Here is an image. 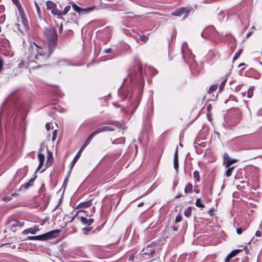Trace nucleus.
I'll return each mask as SVG.
<instances>
[{"mask_svg": "<svg viewBox=\"0 0 262 262\" xmlns=\"http://www.w3.org/2000/svg\"><path fill=\"white\" fill-rule=\"evenodd\" d=\"M2 200L4 201L7 202V201L11 200V197H4V198H3Z\"/></svg>", "mask_w": 262, "mask_h": 262, "instance_id": "obj_42", "label": "nucleus"}, {"mask_svg": "<svg viewBox=\"0 0 262 262\" xmlns=\"http://www.w3.org/2000/svg\"><path fill=\"white\" fill-rule=\"evenodd\" d=\"M190 11V9L182 7L171 13V15L176 16H180L183 14L187 15Z\"/></svg>", "mask_w": 262, "mask_h": 262, "instance_id": "obj_4", "label": "nucleus"}, {"mask_svg": "<svg viewBox=\"0 0 262 262\" xmlns=\"http://www.w3.org/2000/svg\"><path fill=\"white\" fill-rule=\"evenodd\" d=\"M34 182V179H31L30 181L26 184H23L21 186V188H24L25 189H28L29 187L32 186L33 185V183Z\"/></svg>", "mask_w": 262, "mask_h": 262, "instance_id": "obj_14", "label": "nucleus"}, {"mask_svg": "<svg viewBox=\"0 0 262 262\" xmlns=\"http://www.w3.org/2000/svg\"><path fill=\"white\" fill-rule=\"evenodd\" d=\"M35 7H36L37 13H38V14H39L40 12V8H39L38 4L36 2L35 3Z\"/></svg>", "mask_w": 262, "mask_h": 262, "instance_id": "obj_40", "label": "nucleus"}, {"mask_svg": "<svg viewBox=\"0 0 262 262\" xmlns=\"http://www.w3.org/2000/svg\"><path fill=\"white\" fill-rule=\"evenodd\" d=\"M102 127H103V132H108V131L114 130V129H112V128H111L110 127L107 126H103Z\"/></svg>", "mask_w": 262, "mask_h": 262, "instance_id": "obj_32", "label": "nucleus"}, {"mask_svg": "<svg viewBox=\"0 0 262 262\" xmlns=\"http://www.w3.org/2000/svg\"><path fill=\"white\" fill-rule=\"evenodd\" d=\"M60 232V230H54L50 232H48L42 235V241L52 239L58 237L59 233Z\"/></svg>", "mask_w": 262, "mask_h": 262, "instance_id": "obj_3", "label": "nucleus"}, {"mask_svg": "<svg viewBox=\"0 0 262 262\" xmlns=\"http://www.w3.org/2000/svg\"><path fill=\"white\" fill-rule=\"evenodd\" d=\"M140 39L142 41L146 42L147 41L148 38L145 35H142L140 37Z\"/></svg>", "mask_w": 262, "mask_h": 262, "instance_id": "obj_35", "label": "nucleus"}, {"mask_svg": "<svg viewBox=\"0 0 262 262\" xmlns=\"http://www.w3.org/2000/svg\"><path fill=\"white\" fill-rule=\"evenodd\" d=\"M79 211H80V212H85V211H84L83 210H80Z\"/></svg>", "mask_w": 262, "mask_h": 262, "instance_id": "obj_54", "label": "nucleus"}, {"mask_svg": "<svg viewBox=\"0 0 262 262\" xmlns=\"http://www.w3.org/2000/svg\"><path fill=\"white\" fill-rule=\"evenodd\" d=\"M29 229H26V230H24L21 233L23 234H29L30 233V232H29Z\"/></svg>", "mask_w": 262, "mask_h": 262, "instance_id": "obj_43", "label": "nucleus"}, {"mask_svg": "<svg viewBox=\"0 0 262 262\" xmlns=\"http://www.w3.org/2000/svg\"><path fill=\"white\" fill-rule=\"evenodd\" d=\"M43 148H44V146H43L42 144H41V145H40V149H39V150L38 152H41V151H42V150H43Z\"/></svg>", "mask_w": 262, "mask_h": 262, "instance_id": "obj_49", "label": "nucleus"}, {"mask_svg": "<svg viewBox=\"0 0 262 262\" xmlns=\"http://www.w3.org/2000/svg\"><path fill=\"white\" fill-rule=\"evenodd\" d=\"M92 209L94 211L95 208L93 207Z\"/></svg>", "mask_w": 262, "mask_h": 262, "instance_id": "obj_57", "label": "nucleus"}, {"mask_svg": "<svg viewBox=\"0 0 262 262\" xmlns=\"http://www.w3.org/2000/svg\"><path fill=\"white\" fill-rule=\"evenodd\" d=\"M195 205L198 207L203 208L204 205L201 202L200 199H197L195 202Z\"/></svg>", "mask_w": 262, "mask_h": 262, "instance_id": "obj_24", "label": "nucleus"}, {"mask_svg": "<svg viewBox=\"0 0 262 262\" xmlns=\"http://www.w3.org/2000/svg\"><path fill=\"white\" fill-rule=\"evenodd\" d=\"M34 182V179H31L30 181L26 184H23L21 186V188H24L25 189H28L29 187L32 186L33 185V183Z\"/></svg>", "mask_w": 262, "mask_h": 262, "instance_id": "obj_15", "label": "nucleus"}, {"mask_svg": "<svg viewBox=\"0 0 262 262\" xmlns=\"http://www.w3.org/2000/svg\"><path fill=\"white\" fill-rule=\"evenodd\" d=\"M232 257L231 255L229 254L227 255V256L226 257L225 259V262H229L231 258H232Z\"/></svg>", "mask_w": 262, "mask_h": 262, "instance_id": "obj_37", "label": "nucleus"}, {"mask_svg": "<svg viewBox=\"0 0 262 262\" xmlns=\"http://www.w3.org/2000/svg\"><path fill=\"white\" fill-rule=\"evenodd\" d=\"M155 250H154L151 251V253H155Z\"/></svg>", "mask_w": 262, "mask_h": 262, "instance_id": "obj_53", "label": "nucleus"}, {"mask_svg": "<svg viewBox=\"0 0 262 262\" xmlns=\"http://www.w3.org/2000/svg\"><path fill=\"white\" fill-rule=\"evenodd\" d=\"M101 132H104L103 127H98L94 132H93L90 135L94 137L96 135L98 134Z\"/></svg>", "mask_w": 262, "mask_h": 262, "instance_id": "obj_17", "label": "nucleus"}, {"mask_svg": "<svg viewBox=\"0 0 262 262\" xmlns=\"http://www.w3.org/2000/svg\"><path fill=\"white\" fill-rule=\"evenodd\" d=\"M70 9L71 7L70 6H67L65 7L63 11H61V16L66 15L70 11Z\"/></svg>", "mask_w": 262, "mask_h": 262, "instance_id": "obj_25", "label": "nucleus"}, {"mask_svg": "<svg viewBox=\"0 0 262 262\" xmlns=\"http://www.w3.org/2000/svg\"><path fill=\"white\" fill-rule=\"evenodd\" d=\"M72 7L74 9V10L76 12H77V13H78L79 14H81V15L89 13L92 12V11H93L94 10V9L95 8V6L87 7L86 8H82L79 7L75 4H72Z\"/></svg>", "mask_w": 262, "mask_h": 262, "instance_id": "obj_2", "label": "nucleus"}, {"mask_svg": "<svg viewBox=\"0 0 262 262\" xmlns=\"http://www.w3.org/2000/svg\"><path fill=\"white\" fill-rule=\"evenodd\" d=\"M182 196H183V195L181 193H179L175 196V199H179Z\"/></svg>", "mask_w": 262, "mask_h": 262, "instance_id": "obj_48", "label": "nucleus"}, {"mask_svg": "<svg viewBox=\"0 0 262 262\" xmlns=\"http://www.w3.org/2000/svg\"><path fill=\"white\" fill-rule=\"evenodd\" d=\"M193 177L196 182H200V173L197 170H195L193 172Z\"/></svg>", "mask_w": 262, "mask_h": 262, "instance_id": "obj_23", "label": "nucleus"}, {"mask_svg": "<svg viewBox=\"0 0 262 262\" xmlns=\"http://www.w3.org/2000/svg\"><path fill=\"white\" fill-rule=\"evenodd\" d=\"M57 130L56 129L54 130L52 134V141H54L56 138Z\"/></svg>", "mask_w": 262, "mask_h": 262, "instance_id": "obj_33", "label": "nucleus"}, {"mask_svg": "<svg viewBox=\"0 0 262 262\" xmlns=\"http://www.w3.org/2000/svg\"><path fill=\"white\" fill-rule=\"evenodd\" d=\"M93 222H94L93 219H88L87 225H90L92 223H93Z\"/></svg>", "mask_w": 262, "mask_h": 262, "instance_id": "obj_45", "label": "nucleus"}, {"mask_svg": "<svg viewBox=\"0 0 262 262\" xmlns=\"http://www.w3.org/2000/svg\"><path fill=\"white\" fill-rule=\"evenodd\" d=\"M80 221L84 224H86L87 225L88 219L86 217H83V216H81L80 217Z\"/></svg>", "mask_w": 262, "mask_h": 262, "instance_id": "obj_31", "label": "nucleus"}, {"mask_svg": "<svg viewBox=\"0 0 262 262\" xmlns=\"http://www.w3.org/2000/svg\"><path fill=\"white\" fill-rule=\"evenodd\" d=\"M241 250L239 249H236L233 250L231 252L229 253L230 255L232 256V257L236 255Z\"/></svg>", "mask_w": 262, "mask_h": 262, "instance_id": "obj_27", "label": "nucleus"}, {"mask_svg": "<svg viewBox=\"0 0 262 262\" xmlns=\"http://www.w3.org/2000/svg\"><path fill=\"white\" fill-rule=\"evenodd\" d=\"M226 168H227V170H226V171L225 172V175L227 177H229L231 176L232 171H233V169L234 168V166L229 167H226Z\"/></svg>", "mask_w": 262, "mask_h": 262, "instance_id": "obj_19", "label": "nucleus"}, {"mask_svg": "<svg viewBox=\"0 0 262 262\" xmlns=\"http://www.w3.org/2000/svg\"><path fill=\"white\" fill-rule=\"evenodd\" d=\"M46 128L47 130H49L50 129V125L49 123H47L46 125Z\"/></svg>", "mask_w": 262, "mask_h": 262, "instance_id": "obj_46", "label": "nucleus"}, {"mask_svg": "<svg viewBox=\"0 0 262 262\" xmlns=\"http://www.w3.org/2000/svg\"><path fill=\"white\" fill-rule=\"evenodd\" d=\"M243 229L242 227H238L236 229V232L238 234L240 235L242 233Z\"/></svg>", "mask_w": 262, "mask_h": 262, "instance_id": "obj_38", "label": "nucleus"}, {"mask_svg": "<svg viewBox=\"0 0 262 262\" xmlns=\"http://www.w3.org/2000/svg\"><path fill=\"white\" fill-rule=\"evenodd\" d=\"M195 192H196V193H198L199 191L198 190H196Z\"/></svg>", "mask_w": 262, "mask_h": 262, "instance_id": "obj_55", "label": "nucleus"}, {"mask_svg": "<svg viewBox=\"0 0 262 262\" xmlns=\"http://www.w3.org/2000/svg\"><path fill=\"white\" fill-rule=\"evenodd\" d=\"M173 165L174 168L178 172V167H179V162H178V147L176 148L174 155V158H173Z\"/></svg>", "mask_w": 262, "mask_h": 262, "instance_id": "obj_6", "label": "nucleus"}, {"mask_svg": "<svg viewBox=\"0 0 262 262\" xmlns=\"http://www.w3.org/2000/svg\"><path fill=\"white\" fill-rule=\"evenodd\" d=\"M42 235H39L37 236H28L27 238L28 240H38V241H42Z\"/></svg>", "mask_w": 262, "mask_h": 262, "instance_id": "obj_16", "label": "nucleus"}, {"mask_svg": "<svg viewBox=\"0 0 262 262\" xmlns=\"http://www.w3.org/2000/svg\"><path fill=\"white\" fill-rule=\"evenodd\" d=\"M217 88V86L216 85H211L209 89V93H213L214 91H215L216 90Z\"/></svg>", "mask_w": 262, "mask_h": 262, "instance_id": "obj_28", "label": "nucleus"}, {"mask_svg": "<svg viewBox=\"0 0 262 262\" xmlns=\"http://www.w3.org/2000/svg\"><path fill=\"white\" fill-rule=\"evenodd\" d=\"M192 189H193V186H192V184H191L190 183H188L186 185L185 188L184 189V192H185V194H188V193H191L192 191Z\"/></svg>", "mask_w": 262, "mask_h": 262, "instance_id": "obj_11", "label": "nucleus"}, {"mask_svg": "<svg viewBox=\"0 0 262 262\" xmlns=\"http://www.w3.org/2000/svg\"><path fill=\"white\" fill-rule=\"evenodd\" d=\"M254 90V86L250 88L247 91V97L251 98L253 95V91Z\"/></svg>", "mask_w": 262, "mask_h": 262, "instance_id": "obj_21", "label": "nucleus"}, {"mask_svg": "<svg viewBox=\"0 0 262 262\" xmlns=\"http://www.w3.org/2000/svg\"><path fill=\"white\" fill-rule=\"evenodd\" d=\"M17 195V194L16 193H13V194H12L11 196H16Z\"/></svg>", "mask_w": 262, "mask_h": 262, "instance_id": "obj_52", "label": "nucleus"}, {"mask_svg": "<svg viewBox=\"0 0 262 262\" xmlns=\"http://www.w3.org/2000/svg\"><path fill=\"white\" fill-rule=\"evenodd\" d=\"M111 52V49H106L105 51V52L106 53H110Z\"/></svg>", "mask_w": 262, "mask_h": 262, "instance_id": "obj_50", "label": "nucleus"}, {"mask_svg": "<svg viewBox=\"0 0 262 262\" xmlns=\"http://www.w3.org/2000/svg\"><path fill=\"white\" fill-rule=\"evenodd\" d=\"M142 205V204H139V206H141Z\"/></svg>", "mask_w": 262, "mask_h": 262, "instance_id": "obj_56", "label": "nucleus"}, {"mask_svg": "<svg viewBox=\"0 0 262 262\" xmlns=\"http://www.w3.org/2000/svg\"><path fill=\"white\" fill-rule=\"evenodd\" d=\"M4 66V61L2 58L0 57V71L2 70Z\"/></svg>", "mask_w": 262, "mask_h": 262, "instance_id": "obj_39", "label": "nucleus"}, {"mask_svg": "<svg viewBox=\"0 0 262 262\" xmlns=\"http://www.w3.org/2000/svg\"><path fill=\"white\" fill-rule=\"evenodd\" d=\"M82 151L83 150H82L80 149V150H79L78 153L76 154V155L73 159V161L71 162V168H72L73 167V166H74V165L77 161L78 159L80 158V157L81 156V154L82 152Z\"/></svg>", "mask_w": 262, "mask_h": 262, "instance_id": "obj_8", "label": "nucleus"}, {"mask_svg": "<svg viewBox=\"0 0 262 262\" xmlns=\"http://www.w3.org/2000/svg\"><path fill=\"white\" fill-rule=\"evenodd\" d=\"M29 232H30V233L32 234H36L38 231H39V229L38 228H37L36 226L34 227H32V228H29Z\"/></svg>", "mask_w": 262, "mask_h": 262, "instance_id": "obj_20", "label": "nucleus"}, {"mask_svg": "<svg viewBox=\"0 0 262 262\" xmlns=\"http://www.w3.org/2000/svg\"><path fill=\"white\" fill-rule=\"evenodd\" d=\"M92 203L91 201H89L87 202H83L80 203L77 206L79 208H87L92 205Z\"/></svg>", "mask_w": 262, "mask_h": 262, "instance_id": "obj_10", "label": "nucleus"}, {"mask_svg": "<svg viewBox=\"0 0 262 262\" xmlns=\"http://www.w3.org/2000/svg\"><path fill=\"white\" fill-rule=\"evenodd\" d=\"M93 138V137L90 135L89 137L88 138L87 140L84 143L83 145L81 147L80 149L83 150V149L89 144V143L92 140Z\"/></svg>", "mask_w": 262, "mask_h": 262, "instance_id": "obj_13", "label": "nucleus"}, {"mask_svg": "<svg viewBox=\"0 0 262 262\" xmlns=\"http://www.w3.org/2000/svg\"><path fill=\"white\" fill-rule=\"evenodd\" d=\"M226 81H227V76H226L224 78H223V80L222 81V83L221 84L220 88V90H221L222 89H223L224 88L225 84L226 82Z\"/></svg>", "mask_w": 262, "mask_h": 262, "instance_id": "obj_29", "label": "nucleus"}, {"mask_svg": "<svg viewBox=\"0 0 262 262\" xmlns=\"http://www.w3.org/2000/svg\"><path fill=\"white\" fill-rule=\"evenodd\" d=\"M182 220V217L180 215H177L175 219V222L178 223L181 222Z\"/></svg>", "mask_w": 262, "mask_h": 262, "instance_id": "obj_36", "label": "nucleus"}, {"mask_svg": "<svg viewBox=\"0 0 262 262\" xmlns=\"http://www.w3.org/2000/svg\"><path fill=\"white\" fill-rule=\"evenodd\" d=\"M223 159H224V160L225 162H227V161L228 160H229V159H230L229 157V156L227 154H224V156H223Z\"/></svg>", "mask_w": 262, "mask_h": 262, "instance_id": "obj_34", "label": "nucleus"}, {"mask_svg": "<svg viewBox=\"0 0 262 262\" xmlns=\"http://www.w3.org/2000/svg\"><path fill=\"white\" fill-rule=\"evenodd\" d=\"M241 51H239L238 52L236 53L235 55L234 56V58H233V60H236L239 56L240 54H241Z\"/></svg>", "mask_w": 262, "mask_h": 262, "instance_id": "obj_41", "label": "nucleus"}, {"mask_svg": "<svg viewBox=\"0 0 262 262\" xmlns=\"http://www.w3.org/2000/svg\"><path fill=\"white\" fill-rule=\"evenodd\" d=\"M53 160V156L52 153L50 150H47V161L46 162V164H48V163L51 162Z\"/></svg>", "mask_w": 262, "mask_h": 262, "instance_id": "obj_18", "label": "nucleus"}, {"mask_svg": "<svg viewBox=\"0 0 262 262\" xmlns=\"http://www.w3.org/2000/svg\"><path fill=\"white\" fill-rule=\"evenodd\" d=\"M236 162V160L235 159H229V160L226 162V167H230V166L235 163Z\"/></svg>", "mask_w": 262, "mask_h": 262, "instance_id": "obj_22", "label": "nucleus"}, {"mask_svg": "<svg viewBox=\"0 0 262 262\" xmlns=\"http://www.w3.org/2000/svg\"><path fill=\"white\" fill-rule=\"evenodd\" d=\"M91 230V228H83V231L85 234H86L88 232L90 231Z\"/></svg>", "mask_w": 262, "mask_h": 262, "instance_id": "obj_44", "label": "nucleus"}, {"mask_svg": "<svg viewBox=\"0 0 262 262\" xmlns=\"http://www.w3.org/2000/svg\"><path fill=\"white\" fill-rule=\"evenodd\" d=\"M191 214V208L190 207H188L184 211V215L186 217H189L190 216Z\"/></svg>", "mask_w": 262, "mask_h": 262, "instance_id": "obj_26", "label": "nucleus"}, {"mask_svg": "<svg viewBox=\"0 0 262 262\" xmlns=\"http://www.w3.org/2000/svg\"><path fill=\"white\" fill-rule=\"evenodd\" d=\"M13 3L15 4L18 9L20 10L21 9V6L18 0H13Z\"/></svg>", "mask_w": 262, "mask_h": 262, "instance_id": "obj_30", "label": "nucleus"}, {"mask_svg": "<svg viewBox=\"0 0 262 262\" xmlns=\"http://www.w3.org/2000/svg\"><path fill=\"white\" fill-rule=\"evenodd\" d=\"M62 28H63V26H62V24H61L60 26V28H59V32H60L62 30Z\"/></svg>", "mask_w": 262, "mask_h": 262, "instance_id": "obj_51", "label": "nucleus"}, {"mask_svg": "<svg viewBox=\"0 0 262 262\" xmlns=\"http://www.w3.org/2000/svg\"><path fill=\"white\" fill-rule=\"evenodd\" d=\"M38 159L39 162V165L36 169V171L39 170L41 167L42 166L44 162H45V156L42 153L38 152Z\"/></svg>", "mask_w": 262, "mask_h": 262, "instance_id": "obj_7", "label": "nucleus"}, {"mask_svg": "<svg viewBox=\"0 0 262 262\" xmlns=\"http://www.w3.org/2000/svg\"><path fill=\"white\" fill-rule=\"evenodd\" d=\"M46 5L47 9L51 10V12L57 7L55 3L50 1L47 2Z\"/></svg>", "mask_w": 262, "mask_h": 262, "instance_id": "obj_9", "label": "nucleus"}, {"mask_svg": "<svg viewBox=\"0 0 262 262\" xmlns=\"http://www.w3.org/2000/svg\"><path fill=\"white\" fill-rule=\"evenodd\" d=\"M261 235V232L259 231H257L255 233V235L257 237H260Z\"/></svg>", "mask_w": 262, "mask_h": 262, "instance_id": "obj_47", "label": "nucleus"}, {"mask_svg": "<svg viewBox=\"0 0 262 262\" xmlns=\"http://www.w3.org/2000/svg\"><path fill=\"white\" fill-rule=\"evenodd\" d=\"M51 12L53 15H57L58 18H62L61 11L57 9L56 7L54 9H53Z\"/></svg>", "mask_w": 262, "mask_h": 262, "instance_id": "obj_12", "label": "nucleus"}, {"mask_svg": "<svg viewBox=\"0 0 262 262\" xmlns=\"http://www.w3.org/2000/svg\"><path fill=\"white\" fill-rule=\"evenodd\" d=\"M24 222L19 221H14L11 223L10 224V229L11 230L15 232V227H21L24 226Z\"/></svg>", "mask_w": 262, "mask_h": 262, "instance_id": "obj_5", "label": "nucleus"}, {"mask_svg": "<svg viewBox=\"0 0 262 262\" xmlns=\"http://www.w3.org/2000/svg\"><path fill=\"white\" fill-rule=\"evenodd\" d=\"M45 37L47 47L45 45L42 48L34 42L30 43L28 48V59L30 61L39 64L44 62L56 46L57 35L54 27H50L45 29Z\"/></svg>", "mask_w": 262, "mask_h": 262, "instance_id": "obj_1", "label": "nucleus"}]
</instances>
